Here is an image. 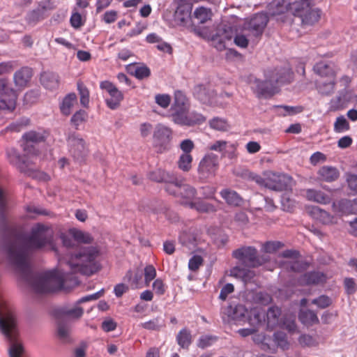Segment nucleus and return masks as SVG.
<instances>
[{
  "label": "nucleus",
  "instance_id": "43",
  "mask_svg": "<svg viewBox=\"0 0 357 357\" xmlns=\"http://www.w3.org/2000/svg\"><path fill=\"white\" fill-rule=\"evenodd\" d=\"M46 132H38L36 131H30L26 132L23 135V138L25 139L26 144L29 142L38 143L45 141L47 138Z\"/></svg>",
  "mask_w": 357,
  "mask_h": 357
},
{
  "label": "nucleus",
  "instance_id": "7",
  "mask_svg": "<svg viewBox=\"0 0 357 357\" xmlns=\"http://www.w3.org/2000/svg\"><path fill=\"white\" fill-rule=\"evenodd\" d=\"M274 79L275 74L268 72L264 81L255 79L252 89L257 98H269L278 92Z\"/></svg>",
  "mask_w": 357,
  "mask_h": 357
},
{
  "label": "nucleus",
  "instance_id": "6",
  "mask_svg": "<svg viewBox=\"0 0 357 357\" xmlns=\"http://www.w3.org/2000/svg\"><path fill=\"white\" fill-rule=\"evenodd\" d=\"M233 257L250 268L262 265L266 259L258 256L257 250L253 247H243L233 252Z\"/></svg>",
  "mask_w": 357,
  "mask_h": 357
},
{
  "label": "nucleus",
  "instance_id": "64",
  "mask_svg": "<svg viewBox=\"0 0 357 357\" xmlns=\"http://www.w3.org/2000/svg\"><path fill=\"white\" fill-rule=\"evenodd\" d=\"M310 264L305 261H295L291 264L290 269L294 272L302 273L306 271Z\"/></svg>",
  "mask_w": 357,
  "mask_h": 357
},
{
  "label": "nucleus",
  "instance_id": "16",
  "mask_svg": "<svg viewBox=\"0 0 357 357\" xmlns=\"http://www.w3.org/2000/svg\"><path fill=\"white\" fill-rule=\"evenodd\" d=\"M192 3L190 1L178 0V6L175 12V20L179 25L185 26L191 19Z\"/></svg>",
  "mask_w": 357,
  "mask_h": 357
},
{
  "label": "nucleus",
  "instance_id": "57",
  "mask_svg": "<svg viewBox=\"0 0 357 357\" xmlns=\"http://www.w3.org/2000/svg\"><path fill=\"white\" fill-rule=\"evenodd\" d=\"M172 98L168 94H157L155 96V102L161 107L166 109L171 103Z\"/></svg>",
  "mask_w": 357,
  "mask_h": 357
},
{
  "label": "nucleus",
  "instance_id": "50",
  "mask_svg": "<svg viewBox=\"0 0 357 357\" xmlns=\"http://www.w3.org/2000/svg\"><path fill=\"white\" fill-rule=\"evenodd\" d=\"M133 75L138 79L148 78L151 75V70L146 65L137 66L132 73Z\"/></svg>",
  "mask_w": 357,
  "mask_h": 357
},
{
  "label": "nucleus",
  "instance_id": "23",
  "mask_svg": "<svg viewBox=\"0 0 357 357\" xmlns=\"http://www.w3.org/2000/svg\"><path fill=\"white\" fill-rule=\"evenodd\" d=\"M305 197L307 200L321 204H329L331 197L320 190L307 189L305 191Z\"/></svg>",
  "mask_w": 357,
  "mask_h": 357
},
{
  "label": "nucleus",
  "instance_id": "5",
  "mask_svg": "<svg viewBox=\"0 0 357 357\" xmlns=\"http://www.w3.org/2000/svg\"><path fill=\"white\" fill-rule=\"evenodd\" d=\"M292 14L300 17L303 24L311 25L317 22L320 19L321 10L313 9L310 0H301L293 3Z\"/></svg>",
  "mask_w": 357,
  "mask_h": 357
},
{
  "label": "nucleus",
  "instance_id": "19",
  "mask_svg": "<svg viewBox=\"0 0 357 357\" xmlns=\"http://www.w3.org/2000/svg\"><path fill=\"white\" fill-rule=\"evenodd\" d=\"M268 72L275 74L274 81L277 84H289L293 80L294 73L288 64Z\"/></svg>",
  "mask_w": 357,
  "mask_h": 357
},
{
  "label": "nucleus",
  "instance_id": "54",
  "mask_svg": "<svg viewBox=\"0 0 357 357\" xmlns=\"http://www.w3.org/2000/svg\"><path fill=\"white\" fill-rule=\"evenodd\" d=\"M210 127L214 130L220 131H225L229 126L227 121L222 119L215 117L209 121Z\"/></svg>",
  "mask_w": 357,
  "mask_h": 357
},
{
  "label": "nucleus",
  "instance_id": "9",
  "mask_svg": "<svg viewBox=\"0 0 357 357\" xmlns=\"http://www.w3.org/2000/svg\"><path fill=\"white\" fill-rule=\"evenodd\" d=\"M68 142L73 158L78 162L84 161L88 153L84 140L78 135L73 134L69 136Z\"/></svg>",
  "mask_w": 357,
  "mask_h": 357
},
{
  "label": "nucleus",
  "instance_id": "61",
  "mask_svg": "<svg viewBox=\"0 0 357 357\" xmlns=\"http://www.w3.org/2000/svg\"><path fill=\"white\" fill-rule=\"evenodd\" d=\"M243 176L244 178H245L248 181H255L256 183H257L260 185H264V184L265 179H264L261 176H259L254 172H250L248 170H245L243 172Z\"/></svg>",
  "mask_w": 357,
  "mask_h": 357
},
{
  "label": "nucleus",
  "instance_id": "28",
  "mask_svg": "<svg viewBox=\"0 0 357 357\" xmlns=\"http://www.w3.org/2000/svg\"><path fill=\"white\" fill-rule=\"evenodd\" d=\"M248 321L252 326H259L266 323V312L262 308H252L248 312Z\"/></svg>",
  "mask_w": 357,
  "mask_h": 357
},
{
  "label": "nucleus",
  "instance_id": "46",
  "mask_svg": "<svg viewBox=\"0 0 357 357\" xmlns=\"http://www.w3.org/2000/svg\"><path fill=\"white\" fill-rule=\"evenodd\" d=\"M231 274L242 278L245 282H250L255 276L254 271L239 267H234L231 270Z\"/></svg>",
  "mask_w": 357,
  "mask_h": 357
},
{
  "label": "nucleus",
  "instance_id": "44",
  "mask_svg": "<svg viewBox=\"0 0 357 357\" xmlns=\"http://www.w3.org/2000/svg\"><path fill=\"white\" fill-rule=\"evenodd\" d=\"M193 17L199 21V23L204 24L211 19V12L210 9L199 7L195 10Z\"/></svg>",
  "mask_w": 357,
  "mask_h": 357
},
{
  "label": "nucleus",
  "instance_id": "35",
  "mask_svg": "<svg viewBox=\"0 0 357 357\" xmlns=\"http://www.w3.org/2000/svg\"><path fill=\"white\" fill-rule=\"evenodd\" d=\"M7 156L10 164L15 166L20 172H26L24 162L15 149L7 150Z\"/></svg>",
  "mask_w": 357,
  "mask_h": 357
},
{
  "label": "nucleus",
  "instance_id": "11",
  "mask_svg": "<svg viewBox=\"0 0 357 357\" xmlns=\"http://www.w3.org/2000/svg\"><path fill=\"white\" fill-rule=\"evenodd\" d=\"M218 167V156L210 153L206 155L200 161L198 172L201 178H206L214 176Z\"/></svg>",
  "mask_w": 357,
  "mask_h": 357
},
{
  "label": "nucleus",
  "instance_id": "37",
  "mask_svg": "<svg viewBox=\"0 0 357 357\" xmlns=\"http://www.w3.org/2000/svg\"><path fill=\"white\" fill-rule=\"evenodd\" d=\"M176 342L181 348L188 349L192 343L190 331L186 328L181 329L176 335Z\"/></svg>",
  "mask_w": 357,
  "mask_h": 357
},
{
  "label": "nucleus",
  "instance_id": "32",
  "mask_svg": "<svg viewBox=\"0 0 357 357\" xmlns=\"http://www.w3.org/2000/svg\"><path fill=\"white\" fill-rule=\"evenodd\" d=\"M31 76V68L24 67L14 74V82L17 86H24L30 80Z\"/></svg>",
  "mask_w": 357,
  "mask_h": 357
},
{
  "label": "nucleus",
  "instance_id": "53",
  "mask_svg": "<svg viewBox=\"0 0 357 357\" xmlns=\"http://www.w3.org/2000/svg\"><path fill=\"white\" fill-rule=\"evenodd\" d=\"M349 123L343 116H338L334 123V130L336 132H342L349 129Z\"/></svg>",
  "mask_w": 357,
  "mask_h": 357
},
{
  "label": "nucleus",
  "instance_id": "33",
  "mask_svg": "<svg viewBox=\"0 0 357 357\" xmlns=\"http://www.w3.org/2000/svg\"><path fill=\"white\" fill-rule=\"evenodd\" d=\"M300 321L305 326H310L319 323L317 314L310 310H301L298 314Z\"/></svg>",
  "mask_w": 357,
  "mask_h": 357
},
{
  "label": "nucleus",
  "instance_id": "62",
  "mask_svg": "<svg viewBox=\"0 0 357 357\" xmlns=\"http://www.w3.org/2000/svg\"><path fill=\"white\" fill-rule=\"evenodd\" d=\"M203 258L199 255H194L188 262V268L192 271H197L203 264Z\"/></svg>",
  "mask_w": 357,
  "mask_h": 357
},
{
  "label": "nucleus",
  "instance_id": "59",
  "mask_svg": "<svg viewBox=\"0 0 357 357\" xmlns=\"http://www.w3.org/2000/svg\"><path fill=\"white\" fill-rule=\"evenodd\" d=\"M153 290L158 296L163 295L167 290V285L161 278H157L152 284Z\"/></svg>",
  "mask_w": 357,
  "mask_h": 357
},
{
  "label": "nucleus",
  "instance_id": "25",
  "mask_svg": "<svg viewBox=\"0 0 357 357\" xmlns=\"http://www.w3.org/2000/svg\"><path fill=\"white\" fill-rule=\"evenodd\" d=\"M194 96L204 104H209L213 97V91L208 89L205 85L198 84L193 89Z\"/></svg>",
  "mask_w": 357,
  "mask_h": 357
},
{
  "label": "nucleus",
  "instance_id": "49",
  "mask_svg": "<svg viewBox=\"0 0 357 357\" xmlns=\"http://www.w3.org/2000/svg\"><path fill=\"white\" fill-rule=\"evenodd\" d=\"M156 214H163L171 222H176L178 220V215L170 210L167 206L162 205L158 209H155L153 211Z\"/></svg>",
  "mask_w": 357,
  "mask_h": 357
},
{
  "label": "nucleus",
  "instance_id": "60",
  "mask_svg": "<svg viewBox=\"0 0 357 357\" xmlns=\"http://www.w3.org/2000/svg\"><path fill=\"white\" fill-rule=\"evenodd\" d=\"M84 313V310L80 307H75L72 309H62L61 314L65 316L70 317L73 318H80Z\"/></svg>",
  "mask_w": 357,
  "mask_h": 357
},
{
  "label": "nucleus",
  "instance_id": "34",
  "mask_svg": "<svg viewBox=\"0 0 357 357\" xmlns=\"http://www.w3.org/2000/svg\"><path fill=\"white\" fill-rule=\"evenodd\" d=\"M190 109V103L186 96L181 91L174 93V102L170 109Z\"/></svg>",
  "mask_w": 357,
  "mask_h": 357
},
{
  "label": "nucleus",
  "instance_id": "17",
  "mask_svg": "<svg viewBox=\"0 0 357 357\" xmlns=\"http://www.w3.org/2000/svg\"><path fill=\"white\" fill-rule=\"evenodd\" d=\"M326 275L320 271L307 272L298 279V282L301 285H318L322 284L326 282Z\"/></svg>",
  "mask_w": 357,
  "mask_h": 357
},
{
  "label": "nucleus",
  "instance_id": "13",
  "mask_svg": "<svg viewBox=\"0 0 357 357\" xmlns=\"http://www.w3.org/2000/svg\"><path fill=\"white\" fill-rule=\"evenodd\" d=\"M314 70L315 73L321 77H326L331 79L328 83L324 84V86L326 87V91H322L321 92L326 94H329L333 92L335 87L334 77L335 73L331 64L324 61L319 62L314 65Z\"/></svg>",
  "mask_w": 357,
  "mask_h": 357
},
{
  "label": "nucleus",
  "instance_id": "4",
  "mask_svg": "<svg viewBox=\"0 0 357 357\" xmlns=\"http://www.w3.org/2000/svg\"><path fill=\"white\" fill-rule=\"evenodd\" d=\"M168 117L175 124L188 127L202 124L206 119L202 114L189 112V109H169Z\"/></svg>",
  "mask_w": 357,
  "mask_h": 357
},
{
  "label": "nucleus",
  "instance_id": "12",
  "mask_svg": "<svg viewBox=\"0 0 357 357\" xmlns=\"http://www.w3.org/2000/svg\"><path fill=\"white\" fill-rule=\"evenodd\" d=\"M185 187L196 190L192 186L183 183L182 180H178V178H176L174 182L169 183L165 188L169 195L178 199V202L181 204L185 206V204L183 203L188 195L187 188Z\"/></svg>",
  "mask_w": 357,
  "mask_h": 357
},
{
  "label": "nucleus",
  "instance_id": "20",
  "mask_svg": "<svg viewBox=\"0 0 357 357\" xmlns=\"http://www.w3.org/2000/svg\"><path fill=\"white\" fill-rule=\"evenodd\" d=\"M293 3H287L284 0H273L268 6V12L272 16L284 14L287 12L292 13Z\"/></svg>",
  "mask_w": 357,
  "mask_h": 357
},
{
  "label": "nucleus",
  "instance_id": "55",
  "mask_svg": "<svg viewBox=\"0 0 357 357\" xmlns=\"http://www.w3.org/2000/svg\"><path fill=\"white\" fill-rule=\"evenodd\" d=\"M44 19V11L41 9L33 10L27 15V22L35 24Z\"/></svg>",
  "mask_w": 357,
  "mask_h": 357
},
{
  "label": "nucleus",
  "instance_id": "21",
  "mask_svg": "<svg viewBox=\"0 0 357 357\" xmlns=\"http://www.w3.org/2000/svg\"><path fill=\"white\" fill-rule=\"evenodd\" d=\"M339 176V170L332 166H323L320 167L317 172V178L321 181L331 183L336 181Z\"/></svg>",
  "mask_w": 357,
  "mask_h": 357
},
{
  "label": "nucleus",
  "instance_id": "15",
  "mask_svg": "<svg viewBox=\"0 0 357 357\" xmlns=\"http://www.w3.org/2000/svg\"><path fill=\"white\" fill-rule=\"evenodd\" d=\"M172 130L169 127L162 124H158L154 130L153 137L157 146H160V150L167 149V146L172 139Z\"/></svg>",
  "mask_w": 357,
  "mask_h": 357
},
{
  "label": "nucleus",
  "instance_id": "38",
  "mask_svg": "<svg viewBox=\"0 0 357 357\" xmlns=\"http://www.w3.org/2000/svg\"><path fill=\"white\" fill-rule=\"evenodd\" d=\"M76 101L77 96L75 93H72L67 95L63 100L62 104L60 106L61 113L66 116H68L70 114L71 109Z\"/></svg>",
  "mask_w": 357,
  "mask_h": 357
},
{
  "label": "nucleus",
  "instance_id": "26",
  "mask_svg": "<svg viewBox=\"0 0 357 357\" xmlns=\"http://www.w3.org/2000/svg\"><path fill=\"white\" fill-rule=\"evenodd\" d=\"M40 82L47 89H57L59 85V79L57 74L52 72H44L40 75Z\"/></svg>",
  "mask_w": 357,
  "mask_h": 357
},
{
  "label": "nucleus",
  "instance_id": "10",
  "mask_svg": "<svg viewBox=\"0 0 357 357\" xmlns=\"http://www.w3.org/2000/svg\"><path fill=\"white\" fill-rule=\"evenodd\" d=\"M187 188L188 195L185 197L184 201V204L186 207H189L192 209H195L198 212L200 213H213L217 211L215 206L213 204L204 202L200 199L197 201H194L197 195V191L194 190L188 187Z\"/></svg>",
  "mask_w": 357,
  "mask_h": 357
},
{
  "label": "nucleus",
  "instance_id": "3",
  "mask_svg": "<svg viewBox=\"0 0 357 357\" xmlns=\"http://www.w3.org/2000/svg\"><path fill=\"white\" fill-rule=\"evenodd\" d=\"M99 256L100 250L97 247H82L65 263L73 273L79 272L91 275L100 268V264L97 260Z\"/></svg>",
  "mask_w": 357,
  "mask_h": 357
},
{
  "label": "nucleus",
  "instance_id": "22",
  "mask_svg": "<svg viewBox=\"0 0 357 357\" xmlns=\"http://www.w3.org/2000/svg\"><path fill=\"white\" fill-rule=\"evenodd\" d=\"M333 207L343 214H357V199H342L337 204L333 202Z\"/></svg>",
  "mask_w": 357,
  "mask_h": 357
},
{
  "label": "nucleus",
  "instance_id": "47",
  "mask_svg": "<svg viewBox=\"0 0 357 357\" xmlns=\"http://www.w3.org/2000/svg\"><path fill=\"white\" fill-rule=\"evenodd\" d=\"M252 299L255 303L266 305L271 303V296L266 291H257L254 294Z\"/></svg>",
  "mask_w": 357,
  "mask_h": 357
},
{
  "label": "nucleus",
  "instance_id": "36",
  "mask_svg": "<svg viewBox=\"0 0 357 357\" xmlns=\"http://www.w3.org/2000/svg\"><path fill=\"white\" fill-rule=\"evenodd\" d=\"M70 233L73 239L77 243L89 244L93 241L92 236L88 233L76 228L70 229Z\"/></svg>",
  "mask_w": 357,
  "mask_h": 357
},
{
  "label": "nucleus",
  "instance_id": "30",
  "mask_svg": "<svg viewBox=\"0 0 357 357\" xmlns=\"http://www.w3.org/2000/svg\"><path fill=\"white\" fill-rule=\"evenodd\" d=\"M149 178L153 181L158 183H165V186L171 182H174L176 178L169 175V174L161 169H157L149 174Z\"/></svg>",
  "mask_w": 357,
  "mask_h": 357
},
{
  "label": "nucleus",
  "instance_id": "41",
  "mask_svg": "<svg viewBox=\"0 0 357 357\" xmlns=\"http://www.w3.org/2000/svg\"><path fill=\"white\" fill-rule=\"evenodd\" d=\"M141 327L149 330V331H160L161 328H164L165 321L162 319L160 317L153 318L148 321H145L140 324Z\"/></svg>",
  "mask_w": 357,
  "mask_h": 357
},
{
  "label": "nucleus",
  "instance_id": "24",
  "mask_svg": "<svg viewBox=\"0 0 357 357\" xmlns=\"http://www.w3.org/2000/svg\"><path fill=\"white\" fill-rule=\"evenodd\" d=\"M248 310L242 304L230 306L228 310L229 317L234 321L245 322L248 321Z\"/></svg>",
  "mask_w": 357,
  "mask_h": 357
},
{
  "label": "nucleus",
  "instance_id": "27",
  "mask_svg": "<svg viewBox=\"0 0 357 357\" xmlns=\"http://www.w3.org/2000/svg\"><path fill=\"white\" fill-rule=\"evenodd\" d=\"M311 216L324 225H329L333 222L334 217L328 212L321 209L319 206H313L310 211Z\"/></svg>",
  "mask_w": 357,
  "mask_h": 357
},
{
  "label": "nucleus",
  "instance_id": "56",
  "mask_svg": "<svg viewBox=\"0 0 357 357\" xmlns=\"http://www.w3.org/2000/svg\"><path fill=\"white\" fill-rule=\"evenodd\" d=\"M282 246L283 244L280 241H267L263 244L262 250L267 253H273Z\"/></svg>",
  "mask_w": 357,
  "mask_h": 357
},
{
  "label": "nucleus",
  "instance_id": "63",
  "mask_svg": "<svg viewBox=\"0 0 357 357\" xmlns=\"http://www.w3.org/2000/svg\"><path fill=\"white\" fill-rule=\"evenodd\" d=\"M29 119H22L20 121L10 124L6 128L7 131L20 132L23 128L29 125Z\"/></svg>",
  "mask_w": 357,
  "mask_h": 357
},
{
  "label": "nucleus",
  "instance_id": "48",
  "mask_svg": "<svg viewBox=\"0 0 357 357\" xmlns=\"http://www.w3.org/2000/svg\"><path fill=\"white\" fill-rule=\"evenodd\" d=\"M273 341L278 347L283 350L289 348V342L287 340V335L284 332L277 331L273 334Z\"/></svg>",
  "mask_w": 357,
  "mask_h": 357
},
{
  "label": "nucleus",
  "instance_id": "31",
  "mask_svg": "<svg viewBox=\"0 0 357 357\" xmlns=\"http://www.w3.org/2000/svg\"><path fill=\"white\" fill-rule=\"evenodd\" d=\"M220 194L229 206H239L243 202L242 197L234 190L223 189L220 191Z\"/></svg>",
  "mask_w": 357,
  "mask_h": 357
},
{
  "label": "nucleus",
  "instance_id": "52",
  "mask_svg": "<svg viewBox=\"0 0 357 357\" xmlns=\"http://www.w3.org/2000/svg\"><path fill=\"white\" fill-rule=\"evenodd\" d=\"M88 117V114L86 111L79 109L76 112L71 118V123L77 128V127L86 121Z\"/></svg>",
  "mask_w": 357,
  "mask_h": 357
},
{
  "label": "nucleus",
  "instance_id": "29",
  "mask_svg": "<svg viewBox=\"0 0 357 357\" xmlns=\"http://www.w3.org/2000/svg\"><path fill=\"white\" fill-rule=\"evenodd\" d=\"M281 310L277 306H272L266 312V323L268 328L273 329L279 324Z\"/></svg>",
  "mask_w": 357,
  "mask_h": 357
},
{
  "label": "nucleus",
  "instance_id": "45",
  "mask_svg": "<svg viewBox=\"0 0 357 357\" xmlns=\"http://www.w3.org/2000/svg\"><path fill=\"white\" fill-rule=\"evenodd\" d=\"M193 160L191 154L182 153L178 160V167L183 172H189L192 168V162Z\"/></svg>",
  "mask_w": 357,
  "mask_h": 357
},
{
  "label": "nucleus",
  "instance_id": "2",
  "mask_svg": "<svg viewBox=\"0 0 357 357\" xmlns=\"http://www.w3.org/2000/svg\"><path fill=\"white\" fill-rule=\"evenodd\" d=\"M0 331L10 344V357H24V347L20 340L18 321L11 305L6 302L0 293Z\"/></svg>",
  "mask_w": 357,
  "mask_h": 357
},
{
  "label": "nucleus",
  "instance_id": "18",
  "mask_svg": "<svg viewBox=\"0 0 357 357\" xmlns=\"http://www.w3.org/2000/svg\"><path fill=\"white\" fill-rule=\"evenodd\" d=\"M268 17L266 14H256L249 22V29L255 36H261L267 25Z\"/></svg>",
  "mask_w": 357,
  "mask_h": 357
},
{
  "label": "nucleus",
  "instance_id": "58",
  "mask_svg": "<svg viewBox=\"0 0 357 357\" xmlns=\"http://www.w3.org/2000/svg\"><path fill=\"white\" fill-rule=\"evenodd\" d=\"M332 301L331 298L326 295H321L317 298L312 301V303L316 305L317 307L324 309L331 305Z\"/></svg>",
  "mask_w": 357,
  "mask_h": 357
},
{
  "label": "nucleus",
  "instance_id": "1",
  "mask_svg": "<svg viewBox=\"0 0 357 357\" xmlns=\"http://www.w3.org/2000/svg\"><path fill=\"white\" fill-rule=\"evenodd\" d=\"M53 234L50 227L38 223L32 227L29 236L16 235L14 241L6 246L9 260L36 293H51L65 287L63 274L57 271L33 273L26 260L29 250L40 249L47 245H52Z\"/></svg>",
  "mask_w": 357,
  "mask_h": 357
},
{
  "label": "nucleus",
  "instance_id": "51",
  "mask_svg": "<svg viewBox=\"0 0 357 357\" xmlns=\"http://www.w3.org/2000/svg\"><path fill=\"white\" fill-rule=\"evenodd\" d=\"M145 286L149 287L151 282L154 280L157 275V272L153 265H147L144 270Z\"/></svg>",
  "mask_w": 357,
  "mask_h": 357
},
{
  "label": "nucleus",
  "instance_id": "39",
  "mask_svg": "<svg viewBox=\"0 0 357 357\" xmlns=\"http://www.w3.org/2000/svg\"><path fill=\"white\" fill-rule=\"evenodd\" d=\"M6 202L5 195L2 189L0 188V229L2 231H6L8 225L6 217Z\"/></svg>",
  "mask_w": 357,
  "mask_h": 357
},
{
  "label": "nucleus",
  "instance_id": "14",
  "mask_svg": "<svg viewBox=\"0 0 357 357\" xmlns=\"http://www.w3.org/2000/svg\"><path fill=\"white\" fill-rule=\"evenodd\" d=\"M291 181V177L285 174H271L265 179L264 185L273 190L282 191L287 190Z\"/></svg>",
  "mask_w": 357,
  "mask_h": 357
},
{
  "label": "nucleus",
  "instance_id": "8",
  "mask_svg": "<svg viewBox=\"0 0 357 357\" xmlns=\"http://www.w3.org/2000/svg\"><path fill=\"white\" fill-rule=\"evenodd\" d=\"M100 88L107 91L109 96L105 99L107 106L113 110L118 109L124 98L123 93L112 82L107 80L100 82Z\"/></svg>",
  "mask_w": 357,
  "mask_h": 357
},
{
  "label": "nucleus",
  "instance_id": "40",
  "mask_svg": "<svg viewBox=\"0 0 357 357\" xmlns=\"http://www.w3.org/2000/svg\"><path fill=\"white\" fill-rule=\"evenodd\" d=\"M17 97L15 93L11 90L9 98L7 99L5 96L0 98V109H8L10 111L14 110L16 105Z\"/></svg>",
  "mask_w": 357,
  "mask_h": 357
},
{
  "label": "nucleus",
  "instance_id": "42",
  "mask_svg": "<svg viewBox=\"0 0 357 357\" xmlns=\"http://www.w3.org/2000/svg\"><path fill=\"white\" fill-rule=\"evenodd\" d=\"M77 90L79 95L80 104L86 108L89 105V91L87 87L81 82H77Z\"/></svg>",
  "mask_w": 357,
  "mask_h": 357
}]
</instances>
